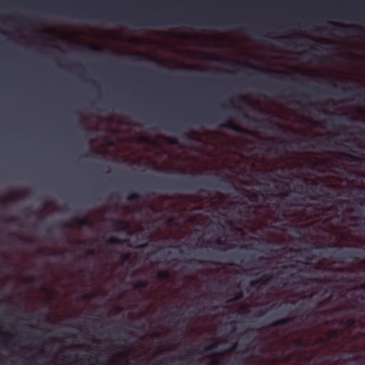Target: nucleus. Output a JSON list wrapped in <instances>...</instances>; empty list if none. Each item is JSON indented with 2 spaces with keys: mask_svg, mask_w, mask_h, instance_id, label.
I'll return each instance as SVG.
<instances>
[{
  "mask_svg": "<svg viewBox=\"0 0 365 365\" xmlns=\"http://www.w3.org/2000/svg\"><path fill=\"white\" fill-rule=\"evenodd\" d=\"M365 314V306L361 303L358 304H348L345 306H339L331 309H324L322 311H316L309 313L307 316L313 315L315 318L319 317H327L332 315L341 314L344 319L341 320L340 324L346 322L347 326L353 327L356 324L358 319H363V314Z\"/></svg>",
  "mask_w": 365,
  "mask_h": 365,
  "instance_id": "5",
  "label": "nucleus"
},
{
  "mask_svg": "<svg viewBox=\"0 0 365 365\" xmlns=\"http://www.w3.org/2000/svg\"><path fill=\"white\" fill-rule=\"evenodd\" d=\"M126 241L116 237H110L108 239L107 243L109 245H123Z\"/></svg>",
  "mask_w": 365,
  "mask_h": 365,
  "instance_id": "27",
  "label": "nucleus"
},
{
  "mask_svg": "<svg viewBox=\"0 0 365 365\" xmlns=\"http://www.w3.org/2000/svg\"><path fill=\"white\" fill-rule=\"evenodd\" d=\"M342 117H344V118H346L348 121L349 122H355L358 119L356 118H354V117H351L348 113H344L342 115Z\"/></svg>",
  "mask_w": 365,
  "mask_h": 365,
  "instance_id": "37",
  "label": "nucleus"
},
{
  "mask_svg": "<svg viewBox=\"0 0 365 365\" xmlns=\"http://www.w3.org/2000/svg\"><path fill=\"white\" fill-rule=\"evenodd\" d=\"M328 24L331 26V27L329 28L331 31L341 34H349L356 30H361V28L355 25L341 24L333 21L328 22Z\"/></svg>",
  "mask_w": 365,
  "mask_h": 365,
  "instance_id": "16",
  "label": "nucleus"
},
{
  "mask_svg": "<svg viewBox=\"0 0 365 365\" xmlns=\"http://www.w3.org/2000/svg\"><path fill=\"white\" fill-rule=\"evenodd\" d=\"M87 257H94L96 256V252L94 250H89L86 252Z\"/></svg>",
  "mask_w": 365,
  "mask_h": 365,
  "instance_id": "41",
  "label": "nucleus"
},
{
  "mask_svg": "<svg viewBox=\"0 0 365 365\" xmlns=\"http://www.w3.org/2000/svg\"><path fill=\"white\" fill-rule=\"evenodd\" d=\"M334 198V196L332 193L324 192V187L319 184L317 191L314 192V195L309 196V200L319 203H308L306 205L305 208L309 210V213L305 215V220L319 217L320 215H325L329 211L332 210V208H327L325 204L331 202Z\"/></svg>",
  "mask_w": 365,
  "mask_h": 365,
  "instance_id": "6",
  "label": "nucleus"
},
{
  "mask_svg": "<svg viewBox=\"0 0 365 365\" xmlns=\"http://www.w3.org/2000/svg\"><path fill=\"white\" fill-rule=\"evenodd\" d=\"M10 237H16L19 242L25 244L31 243V240L29 238L24 237L23 235H18L16 233L12 232L9 235Z\"/></svg>",
  "mask_w": 365,
  "mask_h": 365,
  "instance_id": "23",
  "label": "nucleus"
},
{
  "mask_svg": "<svg viewBox=\"0 0 365 365\" xmlns=\"http://www.w3.org/2000/svg\"><path fill=\"white\" fill-rule=\"evenodd\" d=\"M0 222L8 225L19 224V220L16 217H11L9 218H4V217H0Z\"/></svg>",
  "mask_w": 365,
  "mask_h": 365,
  "instance_id": "24",
  "label": "nucleus"
},
{
  "mask_svg": "<svg viewBox=\"0 0 365 365\" xmlns=\"http://www.w3.org/2000/svg\"><path fill=\"white\" fill-rule=\"evenodd\" d=\"M300 273H298L296 272L295 273H290L289 272L288 274H285L287 276L286 279L287 280H292V279H298L301 278V276L299 274Z\"/></svg>",
  "mask_w": 365,
  "mask_h": 365,
  "instance_id": "32",
  "label": "nucleus"
},
{
  "mask_svg": "<svg viewBox=\"0 0 365 365\" xmlns=\"http://www.w3.org/2000/svg\"><path fill=\"white\" fill-rule=\"evenodd\" d=\"M274 278L272 274H264L257 279L251 282V286L254 287L257 284L264 285L272 281Z\"/></svg>",
  "mask_w": 365,
  "mask_h": 365,
  "instance_id": "19",
  "label": "nucleus"
},
{
  "mask_svg": "<svg viewBox=\"0 0 365 365\" xmlns=\"http://www.w3.org/2000/svg\"><path fill=\"white\" fill-rule=\"evenodd\" d=\"M150 185L155 187L168 190H194L209 194L207 188L218 187L227 190L230 187L236 191L240 189L233 185L229 175L213 174L207 178L197 179L189 178H151Z\"/></svg>",
  "mask_w": 365,
  "mask_h": 365,
  "instance_id": "2",
  "label": "nucleus"
},
{
  "mask_svg": "<svg viewBox=\"0 0 365 365\" xmlns=\"http://www.w3.org/2000/svg\"><path fill=\"white\" fill-rule=\"evenodd\" d=\"M329 272L334 273L335 282L339 283H348L352 282L350 274L354 270L349 267L329 268Z\"/></svg>",
  "mask_w": 365,
  "mask_h": 365,
  "instance_id": "14",
  "label": "nucleus"
},
{
  "mask_svg": "<svg viewBox=\"0 0 365 365\" xmlns=\"http://www.w3.org/2000/svg\"><path fill=\"white\" fill-rule=\"evenodd\" d=\"M290 303L292 304H294L295 302L294 301H284L282 302H275L273 303L268 309L269 311H276L277 312V315L282 316L285 312V307L286 305Z\"/></svg>",
  "mask_w": 365,
  "mask_h": 365,
  "instance_id": "18",
  "label": "nucleus"
},
{
  "mask_svg": "<svg viewBox=\"0 0 365 365\" xmlns=\"http://www.w3.org/2000/svg\"><path fill=\"white\" fill-rule=\"evenodd\" d=\"M178 262V260L175 258V259H173L168 264H172V265L176 266Z\"/></svg>",
  "mask_w": 365,
  "mask_h": 365,
  "instance_id": "56",
  "label": "nucleus"
},
{
  "mask_svg": "<svg viewBox=\"0 0 365 365\" xmlns=\"http://www.w3.org/2000/svg\"><path fill=\"white\" fill-rule=\"evenodd\" d=\"M148 285V282L144 280H136L133 283V287L135 289H145L147 288Z\"/></svg>",
  "mask_w": 365,
  "mask_h": 365,
  "instance_id": "28",
  "label": "nucleus"
},
{
  "mask_svg": "<svg viewBox=\"0 0 365 365\" xmlns=\"http://www.w3.org/2000/svg\"><path fill=\"white\" fill-rule=\"evenodd\" d=\"M244 118L249 122L254 123L257 128H263L267 130L275 132L277 130H282L283 127L281 124L274 122L269 118L259 119L253 118L249 115L244 114Z\"/></svg>",
  "mask_w": 365,
  "mask_h": 365,
  "instance_id": "11",
  "label": "nucleus"
},
{
  "mask_svg": "<svg viewBox=\"0 0 365 365\" xmlns=\"http://www.w3.org/2000/svg\"><path fill=\"white\" fill-rule=\"evenodd\" d=\"M276 170L280 171L282 173H284L285 170V168L282 166H278L276 168Z\"/></svg>",
  "mask_w": 365,
  "mask_h": 365,
  "instance_id": "57",
  "label": "nucleus"
},
{
  "mask_svg": "<svg viewBox=\"0 0 365 365\" xmlns=\"http://www.w3.org/2000/svg\"><path fill=\"white\" fill-rule=\"evenodd\" d=\"M353 128L355 130L356 133L359 135L365 134V130L360 126H354Z\"/></svg>",
  "mask_w": 365,
  "mask_h": 365,
  "instance_id": "38",
  "label": "nucleus"
},
{
  "mask_svg": "<svg viewBox=\"0 0 365 365\" xmlns=\"http://www.w3.org/2000/svg\"><path fill=\"white\" fill-rule=\"evenodd\" d=\"M99 103L103 108H107L110 106L111 102L110 101H100Z\"/></svg>",
  "mask_w": 365,
  "mask_h": 365,
  "instance_id": "43",
  "label": "nucleus"
},
{
  "mask_svg": "<svg viewBox=\"0 0 365 365\" xmlns=\"http://www.w3.org/2000/svg\"><path fill=\"white\" fill-rule=\"evenodd\" d=\"M350 220L354 222L364 220V225L365 226V217L364 215H356L351 217Z\"/></svg>",
  "mask_w": 365,
  "mask_h": 365,
  "instance_id": "35",
  "label": "nucleus"
},
{
  "mask_svg": "<svg viewBox=\"0 0 365 365\" xmlns=\"http://www.w3.org/2000/svg\"><path fill=\"white\" fill-rule=\"evenodd\" d=\"M347 143H351L354 148H360L365 150V147L361 146V143L359 142V140L356 138H352L349 140H346Z\"/></svg>",
  "mask_w": 365,
  "mask_h": 365,
  "instance_id": "30",
  "label": "nucleus"
},
{
  "mask_svg": "<svg viewBox=\"0 0 365 365\" xmlns=\"http://www.w3.org/2000/svg\"><path fill=\"white\" fill-rule=\"evenodd\" d=\"M156 276L158 279H166L169 277V273L167 270H161L157 272Z\"/></svg>",
  "mask_w": 365,
  "mask_h": 365,
  "instance_id": "31",
  "label": "nucleus"
},
{
  "mask_svg": "<svg viewBox=\"0 0 365 365\" xmlns=\"http://www.w3.org/2000/svg\"><path fill=\"white\" fill-rule=\"evenodd\" d=\"M239 101L241 103H245V104H247V105H250L251 106L252 103L250 102V100L249 99L248 97L247 96H240L239 97Z\"/></svg>",
  "mask_w": 365,
  "mask_h": 365,
  "instance_id": "34",
  "label": "nucleus"
},
{
  "mask_svg": "<svg viewBox=\"0 0 365 365\" xmlns=\"http://www.w3.org/2000/svg\"><path fill=\"white\" fill-rule=\"evenodd\" d=\"M293 143L298 145L300 143H308V141L304 139H296Z\"/></svg>",
  "mask_w": 365,
  "mask_h": 365,
  "instance_id": "51",
  "label": "nucleus"
},
{
  "mask_svg": "<svg viewBox=\"0 0 365 365\" xmlns=\"http://www.w3.org/2000/svg\"><path fill=\"white\" fill-rule=\"evenodd\" d=\"M227 109L226 105L220 104L216 109L207 110L202 113H195L188 115H184L180 119H162L146 118V123L148 125L160 123L163 128L175 133H179L180 130L186 126L187 123L193 124H200L205 123L208 125L215 124L220 120L224 119L223 113Z\"/></svg>",
  "mask_w": 365,
  "mask_h": 365,
  "instance_id": "3",
  "label": "nucleus"
},
{
  "mask_svg": "<svg viewBox=\"0 0 365 365\" xmlns=\"http://www.w3.org/2000/svg\"><path fill=\"white\" fill-rule=\"evenodd\" d=\"M297 346H302L303 341L302 340H298L296 341Z\"/></svg>",
  "mask_w": 365,
  "mask_h": 365,
  "instance_id": "64",
  "label": "nucleus"
},
{
  "mask_svg": "<svg viewBox=\"0 0 365 365\" xmlns=\"http://www.w3.org/2000/svg\"><path fill=\"white\" fill-rule=\"evenodd\" d=\"M309 107L314 110H317L318 104L312 103L309 105Z\"/></svg>",
  "mask_w": 365,
  "mask_h": 365,
  "instance_id": "55",
  "label": "nucleus"
},
{
  "mask_svg": "<svg viewBox=\"0 0 365 365\" xmlns=\"http://www.w3.org/2000/svg\"><path fill=\"white\" fill-rule=\"evenodd\" d=\"M337 145L333 143V139L331 136H329L327 138H325L323 140H316L314 143H309L307 145V148H312V149H320L322 150L323 153L324 154H329L334 156H340L344 158L348 159L351 161H355L356 159V158L352 155L351 154L344 153V152H328L325 150V149L331 148L336 147Z\"/></svg>",
  "mask_w": 365,
  "mask_h": 365,
  "instance_id": "9",
  "label": "nucleus"
},
{
  "mask_svg": "<svg viewBox=\"0 0 365 365\" xmlns=\"http://www.w3.org/2000/svg\"><path fill=\"white\" fill-rule=\"evenodd\" d=\"M245 194V196L247 198L248 201L252 203L262 202L266 200V197L264 193L261 192H249L247 190H243Z\"/></svg>",
  "mask_w": 365,
  "mask_h": 365,
  "instance_id": "17",
  "label": "nucleus"
},
{
  "mask_svg": "<svg viewBox=\"0 0 365 365\" xmlns=\"http://www.w3.org/2000/svg\"><path fill=\"white\" fill-rule=\"evenodd\" d=\"M260 82L262 83V86L267 90L279 91L280 86L278 85L267 83L265 80H260Z\"/></svg>",
  "mask_w": 365,
  "mask_h": 365,
  "instance_id": "25",
  "label": "nucleus"
},
{
  "mask_svg": "<svg viewBox=\"0 0 365 365\" xmlns=\"http://www.w3.org/2000/svg\"><path fill=\"white\" fill-rule=\"evenodd\" d=\"M252 31L254 32L255 34L259 35L261 34V30L256 27H251Z\"/></svg>",
  "mask_w": 365,
  "mask_h": 365,
  "instance_id": "50",
  "label": "nucleus"
},
{
  "mask_svg": "<svg viewBox=\"0 0 365 365\" xmlns=\"http://www.w3.org/2000/svg\"><path fill=\"white\" fill-rule=\"evenodd\" d=\"M23 212L27 214V213L31 212V211L30 208H26L23 210Z\"/></svg>",
  "mask_w": 365,
  "mask_h": 365,
  "instance_id": "61",
  "label": "nucleus"
},
{
  "mask_svg": "<svg viewBox=\"0 0 365 365\" xmlns=\"http://www.w3.org/2000/svg\"><path fill=\"white\" fill-rule=\"evenodd\" d=\"M34 282V277H28L24 279V283L25 284H32Z\"/></svg>",
  "mask_w": 365,
  "mask_h": 365,
  "instance_id": "39",
  "label": "nucleus"
},
{
  "mask_svg": "<svg viewBox=\"0 0 365 365\" xmlns=\"http://www.w3.org/2000/svg\"><path fill=\"white\" fill-rule=\"evenodd\" d=\"M215 348H216V345L213 344V345L207 346L206 348V351H212V350H214Z\"/></svg>",
  "mask_w": 365,
  "mask_h": 365,
  "instance_id": "54",
  "label": "nucleus"
},
{
  "mask_svg": "<svg viewBox=\"0 0 365 365\" xmlns=\"http://www.w3.org/2000/svg\"><path fill=\"white\" fill-rule=\"evenodd\" d=\"M299 319L301 321V324H306L307 321L309 319V316L305 317V313H303L302 314L300 315Z\"/></svg>",
  "mask_w": 365,
  "mask_h": 365,
  "instance_id": "42",
  "label": "nucleus"
},
{
  "mask_svg": "<svg viewBox=\"0 0 365 365\" xmlns=\"http://www.w3.org/2000/svg\"><path fill=\"white\" fill-rule=\"evenodd\" d=\"M231 108L239 113H243L242 109L241 108L235 106L232 101H231Z\"/></svg>",
  "mask_w": 365,
  "mask_h": 365,
  "instance_id": "44",
  "label": "nucleus"
},
{
  "mask_svg": "<svg viewBox=\"0 0 365 365\" xmlns=\"http://www.w3.org/2000/svg\"><path fill=\"white\" fill-rule=\"evenodd\" d=\"M359 205H361V207L365 206L364 200L359 201ZM357 212H359L360 214H365V209L364 210H359L357 211Z\"/></svg>",
  "mask_w": 365,
  "mask_h": 365,
  "instance_id": "49",
  "label": "nucleus"
},
{
  "mask_svg": "<svg viewBox=\"0 0 365 365\" xmlns=\"http://www.w3.org/2000/svg\"><path fill=\"white\" fill-rule=\"evenodd\" d=\"M195 262H197V261H196V260H195V259H189V260L187 261V263H188V264H194V263H195Z\"/></svg>",
  "mask_w": 365,
  "mask_h": 365,
  "instance_id": "63",
  "label": "nucleus"
},
{
  "mask_svg": "<svg viewBox=\"0 0 365 365\" xmlns=\"http://www.w3.org/2000/svg\"><path fill=\"white\" fill-rule=\"evenodd\" d=\"M223 126L226 128L230 129L237 133L246 134L250 133L249 130L243 128L241 126L235 124L231 120H227V121L223 125Z\"/></svg>",
  "mask_w": 365,
  "mask_h": 365,
  "instance_id": "20",
  "label": "nucleus"
},
{
  "mask_svg": "<svg viewBox=\"0 0 365 365\" xmlns=\"http://www.w3.org/2000/svg\"><path fill=\"white\" fill-rule=\"evenodd\" d=\"M343 297V295L341 293V292H337V297H336V301H337L338 299H339L340 298Z\"/></svg>",
  "mask_w": 365,
  "mask_h": 365,
  "instance_id": "60",
  "label": "nucleus"
},
{
  "mask_svg": "<svg viewBox=\"0 0 365 365\" xmlns=\"http://www.w3.org/2000/svg\"><path fill=\"white\" fill-rule=\"evenodd\" d=\"M58 226L61 227H72L71 222H58Z\"/></svg>",
  "mask_w": 365,
  "mask_h": 365,
  "instance_id": "46",
  "label": "nucleus"
},
{
  "mask_svg": "<svg viewBox=\"0 0 365 365\" xmlns=\"http://www.w3.org/2000/svg\"><path fill=\"white\" fill-rule=\"evenodd\" d=\"M277 267L273 269H276ZM277 275L288 274L289 272L296 271L298 273L314 274L320 269V267L314 265L309 262L297 261L295 263L282 265L277 268Z\"/></svg>",
  "mask_w": 365,
  "mask_h": 365,
  "instance_id": "8",
  "label": "nucleus"
},
{
  "mask_svg": "<svg viewBox=\"0 0 365 365\" xmlns=\"http://www.w3.org/2000/svg\"><path fill=\"white\" fill-rule=\"evenodd\" d=\"M91 356H86L82 359H81L80 362L81 365H92L91 364Z\"/></svg>",
  "mask_w": 365,
  "mask_h": 365,
  "instance_id": "33",
  "label": "nucleus"
},
{
  "mask_svg": "<svg viewBox=\"0 0 365 365\" xmlns=\"http://www.w3.org/2000/svg\"><path fill=\"white\" fill-rule=\"evenodd\" d=\"M113 224L114 227H119L124 225L125 222L121 220H113Z\"/></svg>",
  "mask_w": 365,
  "mask_h": 365,
  "instance_id": "40",
  "label": "nucleus"
},
{
  "mask_svg": "<svg viewBox=\"0 0 365 365\" xmlns=\"http://www.w3.org/2000/svg\"><path fill=\"white\" fill-rule=\"evenodd\" d=\"M78 222L81 226H89L90 225V221L88 218H81L78 220Z\"/></svg>",
  "mask_w": 365,
  "mask_h": 365,
  "instance_id": "36",
  "label": "nucleus"
},
{
  "mask_svg": "<svg viewBox=\"0 0 365 365\" xmlns=\"http://www.w3.org/2000/svg\"><path fill=\"white\" fill-rule=\"evenodd\" d=\"M56 11L68 15L72 17L93 19L100 21H125L130 25L135 26H160L164 25L176 24L179 22L196 25V26H217L222 24H232L237 23L244 25L245 21L242 20L233 21L227 16H186L183 14L174 15L171 14H160L149 16L135 17L133 16H125L117 13H98L96 14L90 12H83L80 10L71 8H62L57 6L54 9Z\"/></svg>",
  "mask_w": 365,
  "mask_h": 365,
  "instance_id": "1",
  "label": "nucleus"
},
{
  "mask_svg": "<svg viewBox=\"0 0 365 365\" xmlns=\"http://www.w3.org/2000/svg\"><path fill=\"white\" fill-rule=\"evenodd\" d=\"M309 179L304 177L297 176L294 180H292V183L294 185V193L299 195L297 196L299 197L300 202L302 203V206H299L302 211L304 212L303 218L305 220V215L309 213V210H306V205L308 202H306V200H309V196L314 195L315 191H317L319 183L316 181H312L311 183H309Z\"/></svg>",
  "mask_w": 365,
  "mask_h": 365,
  "instance_id": "7",
  "label": "nucleus"
},
{
  "mask_svg": "<svg viewBox=\"0 0 365 365\" xmlns=\"http://www.w3.org/2000/svg\"><path fill=\"white\" fill-rule=\"evenodd\" d=\"M94 297H95V295H93V294L85 295V299H93Z\"/></svg>",
  "mask_w": 365,
  "mask_h": 365,
  "instance_id": "58",
  "label": "nucleus"
},
{
  "mask_svg": "<svg viewBox=\"0 0 365 365\" xmlns=\"http://www.w3.org/2000/svg\"><path fill=\"white\" fill-rule=\"evenodd\" d=\"M347 203H348V201H346V200H341L338 201V204L340 205L347 204Z\"/></svg>",
  "mask_w": 365,
  "mask_h": 365,
  "instance_id": "59",
  "label": "nucleus"
},
{
  "mask_svg": "<svg viewBox=\"0 0 365 365\" xmlns=\"http://www.w3.org/2000/svg\"><path fill=\"white\" fill-rule=\"evenodd\" d=\"M245 66L252 68V69H255V70H257V71H262V72H266V73H274V74H279V73H283L284 74L285 73L282 72V71H274V70H268V69H264V68H262L259 66H255L253 64H251V63H245Z\"/></svg>",
  "mask_w": 365,
  "mask_h": 365,
  "instance_id": "22",
  "label": "nucleus"
},
{
  "mask_svg": "<svg viewBox=\"0 0 365 365\" xmlns=\"http://www.w3.org/2000/svg\"><path fill=\"white\" fill-rule=\"evenodd\" d=\"M317 48L316 47H311L309 51H307L304 53V56L307 57L313 58V59H318L319 56L315 53L314 51H317Z\"/></svg>",
  "mask_w": 365,
  "mask_h": 365,
  "instance_id": "26",
  "label": "nucleus"
},
{
  "mask_svg": "<svg viewBox=\"0 0 365 365\" xmlns=\"http://www.w3.org/2000/svg\"><path fill=\"white\" fill-rule=\"evenodd\" d=\"M254 262H255L254 260H251V261L247 262L245 264H246V265L255 264L256 263H254Z\"/></svg>",
  "mask_w": 365,
  "mask_h": 365,
  "instance_id": "62",
  "label": "nucleus"
},
{
  "mask_svg": "<svg viewBox=\"0 0 365 365\" xmlns=\"http://www.w3.org/2000/svg\"><path fill=\"white\" fill-rule=\"evenodd\" d=\"M236 207V212L240 217H249L252 210L255 208L246 200H241L233 202Z\"/></svg>",
  "mask_w": 365,
  "mask_h": 365,
  "instance_id": "15",
  "label": "nucleus"
},
{
  "mask_svg": "<svg viewBox=\"0 0 365 365\" xmlns=\"http://www.w3.org/2000/svg\"><path fill=\"white\" fill-rule=\"evenodd\" d=\"M294 320L293 317H287V318H282L279 319L275 322H274L272 324V327H278L287 325L292 322Z\"/></svg>",
  "mask_w": 365,
  "mask_h": 365,
  "instance_id": "21",
  "label": "nucleus"
},
{
  "mask_svg": "<svg viewBox=\"0 0 365 365\" xmlns=\"http://www.w3.org/2000/svg\"><path fill=\"white\" fill-rule=\"evenodd\" d=\"M64 252H56L53 251L50 255L53 257H63Z\"/></svg>",
  "mask_w": 365,
  "mask_h": 365,
  "instance_id": "45",
  "label": "nucleus"
},
{
  "mask_svg": "<svg viewBox=\"0 0 365 365\" xmlns=\"http://www.w3.org/2000/svg\"><path fill=\"white\" fill-rule=\"evenodd\" d=\"M330 88L333 90V91L336 90H339V94L341 96H348L354 98H357L359 99H362L365 98V84L361 85L359 87H339L336 83H331L329 85Z\"/></svg>",
  "mask_w": 365,
  "mask_h": 365,
  "instance_id": "12",
  "label": "nucleus"
},
{
  "mask_svg": "<svg viewBox=\"0 0 365 365\" xmlns=\"http://www.w3.org/2000/svg\"><path fill=\"white\" fill-rule=\"evenodd\" d=\"M243 297V293L242 292H238L235 294V297L233 298L232 300H238V299H241Z\"/></svg>",
  "mask_w": 365,
  "mask_h": 365,
  "instance_id": "47",
  "label": "nucleus"
},
{
  "mask_svg": "<svg viewBox=\"0 0 365 365\" xmlns=\"http://www.w3.org/2000/svg\"><path fill=\"white\" fill-rule=\"evenodd\" d=\"M338 336V332L337 331L334 330V331H331L329 332V336L331 338H335Z\"/></svg>",
  "mask_w": 365,
  "mask_h": 365,
  "instance_id": "53",
  "label": "nucleus"
},
{
  "mask_svg": "<svg viewBox=\"0 0 365 365\" xmlns=\"http://www.w3.org/2000/svg\"><path fill=\"white\" fill-rule=\"evenodd\" d=\"M335 11L339 14L334 18L342 19L345 20L356 19L365 21V12L354 11L351 9L338 8Z\"/></svg>",
  "mask_w": 365,
  "mask_h": 365,
  "instance_id": "13",
  "label": "nucleus"
},
{
  "mask_svg": "<svg viewBox=\"0 0 365 365\" xmlns=\"http://www.w3.org/2000/svg\"><path fill=\"white\" fill-rule=\"evenodd\" d=\"M365 255V249L358 246L346 245V249L336 250L334 252V257L337 263L343 264L346 259L358 260Z\"/></svg>",
  "mask_w": 365,
  "mask_h": 365,
  "instance_id": "10",
  "label": "nucleus"
},
{
  "mask_svg": "<svg viewBox=\"0 0 365 365\" xmlns=\"http://www.w3.org/2000/svg\"><path fill=\"white\" fill-rule=\"evenodd\" d=\"M304 303H300L299 304H298V306L296 307L295 309V312H302L304 310Z\"/></svg>",
  "mask_w": 365,
  "mask_h": 365,
  "instance_id": "48",
  "label": "nucleus"
},
{
  "mask_svg": "<svg viewBox=\"0 0 365 365\" xmlns=\"http://www.w3.org/2000/svg\"><path fill=\"white\" fill-rule=\"evenodd\" d=\"M270 209L272 215L270 217L273 223H281L287 221L290 216L291 209L302 206L300 198L291 195L290 191H282L271 196Z\"/></svg>",
  "mask_w": 365,
  "mask_h": 365,
  "instance_id": "4",
  "label": "nucleus"
},
{
  "mask_svg": "<svg viewBox=\"0 0 365 365\" xmlns=\"http://www.w3.org/2000/svg\"><path fill=\"white\" fill-rule=\"evenodd\" d=\"M140 198V195L138 192H132L126 196V200L130 202H136Z\"/></svg>",
  "mask_w": 365,
  "mask_h": 365,
  "instance_id": "29",
  "label": "nucleus"
},
{
  "mask_svg": "<svg viewBox=\"0 0 365 365\" xmlns=\"http://www.w3.org/2000/svg\"><path fill=\"white\" fill-rule=\"evenodd\" d=\"M324 301L323 300H321V299H319L317 302V306L316 307L317 308H322L323 306H324Z\"/></svg>",
  "mask_w": 365,
  "mask_h": 365,
  "instance_id": "52",
  "label": "nucleus"
}]
</instances>
